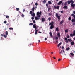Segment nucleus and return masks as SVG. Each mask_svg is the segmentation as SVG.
Wrapping results in <instances>:
<instances>
[{
  "label": "nucleus",
  "mask_w": 75,
  "mask_h": 75,
  "mask_svg": "<svg viewBox=\"0 0 75 75\" xmlns=\"http://www.w3.org/2000/svg\"><path fill=\"white\" fill-rule=\"evenodd\" d=\"M67 2L68 4H70L71 3V4H70V5H71V7H73V8H74L75 7V4H74V1H73V0H70V1L68 0Z\"/></svg>",
  "instance_id": "obj_1"
},
{
  "label": "nucleus",
  "mask_w": 75,
  "mask_h": 75,
  "mask_svg": "<svg viewBox=\"0 0 75 75\" xmlns=\"http://www.w3.org/2000/svg\"><path fill=\"white\" fill-rule=\"evenodd\" d=\"M64 40L66 41V43H68V41H69V42H71L72 41V40L71 39H67V37H65L64 38Z\"/></svg>",
  "instance_id": "obj_2"
},
{
  "label": "nucleus",
  "mask_w": 75,
  "mask_h": 75,
  "mask_svg": "<svg viewBox=\"0 0 75 75\" xmlns=\"http://www.w3.org/2000/svg\"><path fill=\"white\" fill-rule=\"evenodd\" d=\"M41 11H40V12H38L37 13V15L38 16V17H41V16L40 15H41Z\"/></svg>",
  "instance_id": "obj_3"
},
{
  "label": "nucleus",
  "mask_w": 75,
  "mask_h": 75,
  "mask_svg": "<svg viewBox=\"0 0 75 75\" xmlns=\"http://www.w3.org/2000/svg\"><path fill=\"white\" fill-rule=\"evenodd\" d=\"M75 36V30L74 31L73 34H70V36L71 37H73V36Z\"/></svg>",
  "instance_id": "obj_4"
},
{
  "label": "nucleus",
  "mask_w": 75,
  "mask_h": 75,
  "mask_svg": "<svg viewBox=\"0 0 75 75\" xmlns=\"http://www.w3.org/2000/svg\"><path fill=\"white\" fill-rule=\"evenodd\" d=\"M33 27L35 28V30H37V26H36V24L33 25Z\"/></svg>",
  "instance_id": "obj_5"
},
{
  "label": "nucleus",
  "mask_w": 75,
  "mask_h": 75,
  "mask_svg": "<svg viewBox=\"0 0 75 75\" xmlns=\"http://www.w3.org/2000/svg\"><path fill=\"white\" fill-rule=\"evenodd\" d=\"M57 36L58 38H60V37H61L60 32H58V33H57Z\"/></svg>",
  "instance_id": "obj_6"
},
{
  "label": "nucleus",
  "mask_w": 75,
  "mask_h": 75,
  "mask_svg": "<svg viewBox=\"0 0 75 75\" xmlns=\"http://www.w3.org/2000/svg\"><path fill=\"white\" fill-rule=\"evenodd\" d=\"M54 24V22L53 21H52L51 22V23L50 22V24H49V25H53Z\"/></svg>",
  "instance_id": "obj_7"
},
{
  "label": "nucleus",
  "mask_w": 75,
  "mask_h": 75,
  "mask_svg": "<svg viewBox=\"0 0 75 75\" xmlns=\"http://www.w3.org/2000/svg\"><path fill=\"white\" fill-rule=\"evenodd\" d=\"M62 1H60L58 2V3H57V5H60L62 4Z\"/></svg>",
  "instance_id": "obj_8"
},
{
  "label": "nucleus",
  "mask_w": 75,
  "mask_h": 75,
  "mask_svg": "<svg viewBox=\"0 0 75 75\" xmlns=\"http://www.w3.org/2000/svg\"><path fill=\"white\" fill-rule=\"evenodd\" d=\"M45 21V19L44 18H42V22H44Z\"/></svg>",
  "instance_id": "obj_9"
},
{
  "label": "nucleus",
  "mask_w": 75,
  "mask_h": 75,
  "mask_svg": "<svg viewBox=\"0 0 75 75\" xmlns=\"http://www.w3.org/2000/svg\"><path fill=\"white\" fill-rule=\"evenodd\" d=\"M72 23H75V19H72L71 20Z\"/></svg>",
  "instance_id": "obj_10"
},
{
  "label": "nucleus",
  "mask_w": 75,
  "mask_h": 75,
  "mask_svg": "<svg viewBox=\"0 0 75 75\" xmlns=\"http://www.w3.org/2000/svg\"><path fill=\"white\" fill-rule=\"evenodd\" d=\"M54 28V25H51L50 28L51 29H52Z\"/></svg>",
  "instance_id": "obj_11"
},
{
  "label": "nucleus",
  "mask_w": 75,
  "mask_h": 75,
  "mask_svg": "<svg viewBox=\"0 0 75 75\" xmlns=\"http://www.w3.org/2000/svg\"><path fill=\"white\" fill-rule=\"evenodd\" d=\"M40 18L39 17H35V19L36 20H40Z\"/></svg>",
  "instance_id": "obj_12"
},
{
  "label": "nucleus",
  "mask_w": 75,
  "mask_h": 75,
  "mask_svg": "<svg viewBox=\"0 0 75 75\" xmlns=\"http://www.w3.org/2000/svg\"><path fill=\"white\" fill-rule=\"evenodd\" d=\"M50 35L51 37H52L53 36H52V33L51 32H50Z\"/></svg>",
  "instance_id": "obj_13"
},
{
  "label": "nucleus",
  "mask_w": 75,
  "mask_h": 75,
  "mask_svg": "<svg viewBox=\"0 0 75 75\" xmlns=\"http://www.w3.org/2000/svg\"><path fill=\"white\" fill-rule=\"evenodd\" d=\"M31 14L32 16H33V17H35V15L34 13H33V14Z\"/></svg>",
  "instance_id": "obj_14"
},
{
  "label": "nucleus",
  "mask_w": 75,
  "mask_h": 75,
  "mask_svg": "<svg viewBox=\"0 0 75 75\" xmlns=\"http://www.w3.org/2000/svg\"><path fill=\"white\" fill-rule=\"evenodd\" d=\"M74 42H71V45L72 46L74 45Z\"/></svg>",
  "instance_id": "obj_15"
},
{
  "label": "nucleus",
  "mask_w": 75,
  "mask_h": 75,
  "mask_svg": "<svg viewBox=\"0 0 75 75\" xmlns=\"http://www.w3.org/2000/svg\"><path fill=\"white\" fill-rule=\"evenodd\" d=\"M71 16L74 17V19H75V15H74V14H71Z\"/></svg>",
  "instance_id": "obj_16"
},
{
  "label": "nucleus",
  "mask_w": 75,
  "mask_h": 75,
  "mask_svg": "<svg viewBox=\"0 0 75 75\" xmlns=\"http://www.w3.org/2000/svg\"><path fill=\"white\" fill-rule=\"evenodd\" d=\"M5 34L7 36L8 34V32H7V31H6Z\"/></svg>",
  "instance_id": "obj_17"
},
{
  "label": "nucleus",
  "mask_w": 75,
  "mask_h": 75,
  "mask_svg": "<svg viewBox=\"0 0 75 75\" xmlns=\"http://www.w3.org/2000/svg\"><path fill=\"white\" fill-rule=\"evenodd\" d=\"M67 6H64V7H63V8H64V9H67Z\"/></svg>",
  "instance_id": "obj_18"
},
{
  "label": "nucleus",
  "mask_w": 75,
  "mask_h": 75,
  "mask_svg": "<svg viewBox=\"0 0 75 75\" xmlns=\"http://www.w3.org/2000/svg\"><path fill=\"white\" fill-rule=\"evenodd\" d=\"M56 31H59V28L58 27H57L56 29Z\"/></svg>",
  "instance_id": "obj_19"
},
{
  "label": "nucleus",
  "mask_w": 75,
  "mask_h": 75,
  "mask_svg": "<svg viewBox=\"0 0 75 75\" xmlns=\"http://www.w3.org/2000/svg\"><path fill=\"white\" fill-rule=\"evenodd\" d=\"M48 4H52L51 2L50 1H48Z\"/></svg>",
  "instance_id": "obj_20"
},
{
  "label": "nucleus",
  "mask_w": 75,
  "mask_h": 75,
  "mask_svg": "<svg viewBox=\"0 0 75 75\" xmlns=\"http://www.w3.org/2000/svg\"><path fill=\"white\" fill-rule=\"evenodd\" d=\"M63 22H64L63 21V20H62L60 22V24H62V23H63Z\"/></svg>",
  "instance_id": "obj_21"
},
{
  "label": "nucleus",
  "mask_w": 75,
  "mask_h": 75,
  "mask_svg": "<svg viewBox=\"0 0 75 75\" xmlns=\"http://www.w3.org/2000/svg\"><path fill=\"white\" fill-rule=\"evenodd\" d=\"M65 32L66 33H67L68 32V29H67L66 30H65Z\"/></svg>",
  "instance_id": "obj_22"
},
{
  "label": "nucleus",
  "mask_w": 75,
  "mask_h": 75,
  "mask_svg": "<svg viewBox=\"0 0 75 75\" xmlns=\"http://www.w3.org/2000/svg\"><path fill=\"white\" fill-rule=\"evenodd\" d=\"M70 54L72 56H74V54L73 53H72V52L70 53Z\"/></svg>",
  "instance_id": "obj_23"
},
{
  "label": "nucleus",
  "mask_w": 75,
  "mask_h": 75,
  "mask_svg": "<svg viewBox=\"0 0 75 75\" xmlns=\"http://www.w3.org/2000/svg\"><path fill=\"white\" fill-rule=\"evenodd\" d=\"M57 19H58V20H60V19H61L60 18V16H57Z\"/></svg>",
  "instance_id": "obj_24"
},
{
  "label": "nucleus",
  "mask_w": 75,
  "mask_h": 75,
  "mask_svg": "<svg viewBox=\"0 0 75 75\" xmlns=\"http://www.w3.org/2000/svg\"><path fill=\"white\" fill-rule=\"evenodd\" d=\"M33 13V12L32 11H30V12L29 14H32V13Z\"/></svg>",
  "instance_id": "obj_25"
},
{
  "label": "nucleus",
  "mask_w": 75,
  "mask_h": 75,
  "mask_svg": "<svg viewBox=\"0 0 75 75\" xmlns=\"http://www.w3.org/2000/svg\"><path fill=\"white\" fill-rule=\"evenodd\" d=\"M61 44H62V43H60L58 44V45H57V47H59L60 45H61Z\"/></svg>",
  "instance_id": "obj_26"
},
{
  "label": "nucleus",
  "mask_w": 75,
  "mask_h": 75,
  "mask_svg": "<svg viewBox=\"0 0 75 75\" xmlns=\"http://www.w3.org/2000/svg\"><path fill=\"white\" fill-rule=\"evenodd\" d=\"M59 9V6H57V7L56 8V9Z\"/></svg>",
  "instance_id": "obj_27"
},
{
  "label": "nucleus",
  "mask_w": 75,
  "mask_h": 75,
  "mask_svg": "<svg viewBox=\"0 0 75 75\" xmlns=\"http://www.w3.org/2000/svg\"><path fill=\"white\" fill-rule=\"evenodd\" d=\"M71 20V17H69L68 18V20L69 21H70Z\"/></svg>",
  "instance_id": "obj_28"
},
{
  "label": "nucleus",
  "mask_w": 75,
  "mask_h": 75,
  "mask_svg": "<svg viewBox=\"0 0 75 75\" xmlns=\"http://www.w3.org/2000/svg\"><path fill=\"white\" fill-rule=\"evenodd\" d=\"M64 5L65 6H67V2H65Z\"/></svg>",
  "instance_id": "obj_29"
},
{
  "label": "nucleus",
  "mask_w": 75,
  "mask_h": 75,
  "mask_svg": "<svg viewBox=\"0 0 75 75\" xmlns=\"http://www.w3.org/2000/svg\"><path fill=\"white\" fill-rule=\"evenodd\" d=\"M70 47H68V48H66V50L68 51L69 50H70Z\"/></svg>",
  "instance_id": "obj_30"
},
{
  "label": "nucleus",
  "mask_w": 75,
  "mask_h": 75,
  "mask_svg": "<svg viewBox=\"0 0 75 75\" xmlns=\"http://www.w3.org/2000/svg\"><path fill=\"white\" fill-rule=\"evenodd\" d=\"M6 18H9V16L7 15L6 16Z\"/></svg>",
  "instance_id": "obj_31"
},
{
  "label": "nucleus",
  "mask_w": 75,
  "mask_h": 75,
  "mask_svg": "<svg viewBox=\"0 0 75 75\" xmlns=\"http://www.w3.org/2000/svg\"><path fill=\"white\" fill-rule=\"evenodd\" d=\"M32 10L33 11H34L35 10V8L34 7L32 8Z\"/></svg>",
  "instance_id": "obj_32"
},
{
  "label": "nucleus",
  "mask_w": 75,
  "mask_h": 75,
  "mask_svg": "<svg viewBox=\"0 0 75 75\" xmlns=\"http://www.w3.org/2000/svg\"><path fill=\"white\" fill-rule=\"evenodd\" d=\"M51 9V8H48V12H50V9Z\"/></svg>",
  "instance_id": "obj_33"
},
{
  "label": "nucleus",
  "mask_w": 75,
  "mask_h": 75,
  "mask_svg": "<svg viewBox=\"0 0 75 75\" xmlns=\"http://www.w3.org/2000/svg\"><path fill=\"white\" fill-rule=\"evenodd\" d=\"M46 3V0H44L43 1V3L45 4Z\"/></svg>",
  "instance_id": "obj_34"
},
{
  "label": "nucleus",
  "mask_w": 75,
  "mask_h": 75,
  "mask_svg": "<svg viewBox=\"0 0 75 75\" xmlns=\"http://www.w3.org/2000/svg\"><path fill=\"white\" fill-rule=\"evenodd\" d=\"M73 24H72L73 25L75 26V22H73Z\"/></svg>",
  "instance_id": "obj_35"
},
{
  "label": "nucleus",
  "mask_w": 75,
  "mask_h": 75,
  "mask_svg": "<svg viewBox=\"0 0 75 75\" xmlns=\"http://www.w3.org/2000/svg\"><path fill=\"white\" fill-rule=\"evenodd\" d=\"M48 20L49 21H50L51 19V18L50 17H49V18H48Z\"/></svg>",
  "instance_id": "obj_36"
},
{
  "label": "nucleus",
  "mask_w": 75,
  "mask_h": 75,
  "mask_svg": "<svg viewBox=\"0 0 75 75\" xmlns=\"http://www.w3.org/2000/svg\"><path fill=\"white\" fill-rule=\"evenodd\" d=\"M33 23H34L35 24L36 22H35V20H33Z\"/></svg>",
  "instance_id": "obj_37"
},
{
  "label": "nucleus",
  "mask_w": 75,
  "mask_h": 75,
  "mask_svg": "<svg viewBox=\"0 0 75 75\" xmlns=\"http://www.w3.org/2000/svg\"><path fill=\"white\" fill-rule=\"evenodd\" d=\"M33 25V24L32 23H29V25Z\"/></svg>",
  "instance_id": "obj_38"
},
{
  "label": "nucleus",
  "mask_w": 75,
  "mask_h": 75,
  "mask_svg": "<svg viewBox=\"0 0 75 75\" xmlns=\"http://www.w3.org/2000/svg\"><path fill=\"white\" fill-rule=\"evenodd\" d=\"M55 40H58V37H55Z\"/></svg>",
  "instance_id": "obj_39"
},
{
  "label": "nucleus",
  "mask_w": 75,
  "mask_h": 75,
  "mask_svg": "<svg viewBox=\"0 0 75 75\" xmlns=\"http://www.w3.org/2000/svg\"><path fill=\"white\" fill-rule=\"evenodd\" d=\"M61 53H62V54L63 53V51L62 50H61V52H60V54Z\"/></svg>",
  "instance_id": "obj_40"
},
{
  "label": "nucleus",
  "mask_w": 75,
  "mask_h": 75,
  "mask_svg": "<svg viewBox=\"0 0 75 75\" xmlns=\"http://www.w3.org/2000/svg\"><path fill=\"white\" fill-rule=\"evenodd\" d=\"M35 5L36 6H38V3H35Z\"/></svg>",
  "instance_id": "obj_41"
},
{
  "label": "nucleus",
  "mask_w": 75,
  "mask_h": 75,
  "mask_svg": "<svg viewBox=\"0 0 75 75\" xmlns=\"http://www.w3.org/2000/svg\"><path fill=\"white\" fill-rule=\"evenodd\" d=\"M46 7H48V6H49V4H46Z\"/></svg>",
  "instance_id": "obj_42"
},
{
  "label": "nucleus",
  "mask_w": 75,
  "mask_h": 75,
  "mask_svg": "<svg viewBox=\"0 0 75 75\" xmlns=\"http://www.w3.org/2000/svg\"><path fill=\"white\" fill-rule=\"evenodd\" d=\"M16 9L17 11H18L19 10V9L18 8H16Z\"/></svg>",
  "instance_id": "obj_43"
},
{
  "label": "nucleus",
  "mask_w": 75,
  "mask_h": 75,
  "mask_svg": "<svg viewBox=\"0 0 75 75\" xmlns=\"http://www.w3.org/2000/svg\"><path fill=\"white\" fill-rule=\"evenodd\" d=\"M58 16H58V14H57V13H56V17H57Z\"/></svg>",
  "instance_id": "obj_44"
},
{
  "label": "nucleus",
  "mask_w": 75,
  "mask_h": 75,
  "mask_svg": "<svg viewBox=\"0 0 75 75\" xmlns=\"http://www.w3.org/2000/svg\"><path fill=\"white\" fill-rule=\"evenodd\" d=\"M56 7H57L56 6H53V8H55V9H56Z\"/></svg>",
  "instance_id": "obj_45"
},
{
  "label": "nucleus",
  "mask_w": 75,
  "mask_h": 75,
  "mask_svg": "<svg viewBox=\"0 0 75 75\" xmlns=\"http://www.w3.org/2000/svg\"><path fill=\"white\" fill-rule=\"evenodd\" d=\"M7 35L6 36V35H4V37L5 38H6L7 37Z\"/></svg>",
  "instance_id": "obj_46"
},
{
  "label": "nucleus",
  "mask_w": 75,
  "mask_h": 75,
  "mask_svg": "<svg viewBox=\"0 0 75 75\" xmlns=\"http://www.w3.org/2000/svg\"><path fill=\"white\" fill-rule=\"evenodd\" d=\"M38 34V33L37 32H35V35H37Z\"/></svg>",
  "instance_id": "obj_47"
},
{
  "label": "nucleus",
  "mask_w": 75,
  "mask_h": 75,
  "mask_svg": "<svg viewBox=\"0 0 75 75\" xmlns=\"http://www.w3.org/2000/svg\"><path fill=\"white\" fill-rule=\"evenodd\" d=\"M64 11H61V13H63Z\"/></svg>",
  "instance_id": "obj_48"
},
{
  "label": "nucleus",
  "mask_w": 75,
  "mask_h": 75,
  "mask_svg": "<svg viewBox=\"0 0 75 75\" xmlns=\"http://www.w3.org/2000/svg\"><path fill=\"white\" fill-rule=\"evenodd\" d=\"M9 29L10 30H13V28H9Z\"/></svg>",
  "instance_id": "obj_49"
},
{
  "label": "nucleus",
  "mask_w": 75,
  "mask_h": 75,
  "mask_svg": "<svg viewBox=\"0 0 75 75\" xmlns=\"http://www.w3.org/2000/svg\"><path fill=\"white\" fill-rule=\"evenodd\" d=\"M22 17H24V15H23V14H22Z\"/></svg>",
  "instance_id": "obj_50"
},
{
  "label": "nucleus",
  "mask_w": 75,
  "mask_h": 75,
  "mask_svg": "<svg viewBox=\"0 0 75 75\" xmlns=\"http://www.w3.org/2000/svg\"><path fill=\"white\" fill-rule=\"evenodd\" d=\"M4 23L5 24H6V23H7V21H4Z\"/></svg>",
  "instance_id": "obj_51"
},
{
  "label": "nucleus",
  "mask_w": 75,
  "mask_h": 75,
  "mask_svg": "<svg viewBox=\"0 0 75 75\" xmlns=\"http://www.w3.org/2000/svg\"><path fill=\"white\" fill-rule=\"evenodd\" d=\"M70 38V36H69V35H68L67 36V38Z\"/></svg>",
  "instance_id": "obj_52"
},
{
  "label": "nucleus",
  "mask_w": 75,
  "mask_h": 75,
  "mask_svg": "<svg viewBox=\"0 0 75 75\" xmlns=\"http://www.w3.org/2000/svg\"><path fill=\"white\" fill-rule=\"evenodd\" d=\"M47 40V38H45V40Z\"/></svg>",
  "instance_id": "obj_53"
},
{
  "label": "nucleus",
  "mask_w": 75,
  "mask_h": 75,
  "mask_svg": "<svg viewBox=\"0 0 75 75\" xmlns=\"http://www.w3.org/2000/svg\"><path fill=\"white\" fill-rule=\"evenodd\" d=\"M38 30H35V32H38Z\"/></svg>",
  "instance_id": "obj_54"
},
{
  "label": "nucleus",
  "mask_w": 75,
  "mask_h": 75,
  "mask_svg": "<svg viewBox=\"0 0 75 75\" xmlns=\"http://www.w3.org/2000/svg\"><path fill=\"white\" fill-rule=\"evenodd\" d=\"M31 19H32V20H34V18L33 17H31Z\"/></svg>",
  "instance_id": "obj_55"
},
{
  "label": "nucleus",
  "mask_w": 75,
  "mask_h": 75,
  "mask_svg": "<svg viewBox=\"0 0 75 75\" xmlns=\"http://www.w3.org/2000/svg\"><path fill=\"white\" fill-rule=\"evenodd\" d=\"M49 15L50 16H51V13H49Z\"/></svg>",
  "instance_id": "obj_56"
},
{
  "label": "nucleus",
  "mask_w": 75,
  "mask_h": 75,
  "mask_svg": "<svg viewBox=\"0 0 75 75\" xmlns=\"http://www.w3.org/2000/svg\"><path fill=\"white\" fill-rule=\"evenodd\" d=\"M61 59H59L58 60V61H61Z\"/></svg>",
  "instance_id": "obj_57"
},
{
  "label": "nucleus",
  "mask_w": 75,
  "mask_h": 75,
  "mask_svg": "<svg viewBox=\"0 0 75 75\" xmlns=\"http://www.w3.org/2000/svg\"><path fill=\"white\" fill-rule=\"evenodd\" d=\"M53 59H56V58H55V57H53Z\"/></svg>",
  "instance_id": "obj_58"
},
{
  "label": "nucleus",
  "mask_w": 75,
  "mask_h": 75,
  "mask_svg": "<svg viewBox=\"0 0 75 75\" xmlns=\"http://www.w3.org/2000/svg\"><path fill=\"white\" fill-rule=\"evenodd\" d=\"M62 49H64V46H62Z\"/></svg>",
  "instance_id": "obj_59"
},
{
  "label": "nucleus",
  "mask_w": 75,
  "mask_h": 75,
  "mask_svg": "<svg viewBox=\"0 0 75 75\" xmlns=\"http://www.w3.org/2000/svg\"><path fill=\"white\" fill-rule=\"evenodd\" d=\"M73 13H74V14H75V11H74Z\"/></svg>",
  "instance_id": "obj_60"
},
{
  "label": "nucleus",
  "mask_w": 75,
  "mask_h": 75,
  "mask_svg": "<svg viewBox=\"0 0 75 75\" xmlns=\"http://www.w3.org/2000/svg\"><path fill=\"white\" fill-rule=\"evenodd\" d=\"M1 35L2 37H3L4 35L3 34H1Z\"/></svg>",
  "instance_id": "obj_61"
},
{
  "label": "nucleus",
  "mask_w": 75,
  "mask_h": 75,
  "mask_svg": "<svg viewBox=\"0 0 75 75\" xmlns=\"http://www.w3.org/2000/svg\"><path fill=\"white\" fill-rule=\"evenodd\" d=\"M63 52L64 53V52H65L64 50L63 49Z\"/></svg>",
  "instance_id": "obj_62"
},
{
  "label": "nucleus",
  "mask_w": 75,
  "mask_h": 75,
  "mask_svg": "<svg viewBox=\"0 0 75 75\" xmlns=\"http://www.w3.org/2000/svg\"><path fill=\"white\" fill-rule=\"evenodd\" d=\"M25 11V9H23V12H24Z\"/></svg>",
  "instance_id": "obj_63"
},
{
  "label": "nucleus",
  "mask_w": 75,
  "mask_h": 75,
  "mask_svg": "<svg viewBox=\"0 0 75 75\" xmlns=\"http://www.w3.org/2000/svg\"><path fill=\"white\" fill-rule=\"evenodd\" d=\"M38 42H40V40H38Z\"/></svg>",
  "instance_id": "obj_64"
}]
</instances>
